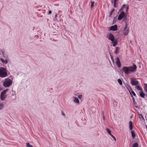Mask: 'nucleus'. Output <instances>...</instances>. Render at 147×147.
Returning a JSON list of instances; mask_svg holds the SVG:
<instances>
[{
  "instance_id": "obj_33",
  "label": "nucleus",
  "mask_w": 147,
  "mask_h": 147,
  "mask_svg": "<svg viewBox=\"0 0 147 147\" xmlns=\"http://www.w3.org/2000/svg\"><path fill=\"white\" fill-rule=\"evenodd\" d=\"M51 13H52V11H51V10H50V11H49V14H51Z\"/></svg>"
},
{
  "instance_id": "obj_38",
  "label": "nucleus",
  "mask_w": 147,
  "mask_h": 147,
  "mask_svg": "<svg viewBox=\"0 0 147 147\" xmlns=\"http://www.w3.org/2000/svg\"><path fill=\"white\" fill-rule=\"evenodd\" d=\"M103 119H105V117H103Z\"/></svg>"
},
{
  "instance_id": "obj_37",
  "label": "nucleus",
  "mask_w": 147,
  "mask_h": 147,
  "mask_svg": "<svg viewBox=\"0 0 147 147\" xmlns=\"http://www.w3.org/2000/svg\"><path fill=\"white\" fill-rule=\"evenodd\" d=\"M75 96H77V94H75Z\"/></svg>"
},
{
  "instance_id": "obj_12",
  "label": "nucleus",
  "mask_w": 147,
  "mask_h": 147,
  "mask_svg": "<svg viewBox=\"0 0 147 147\" xmlns=\"http://www.w3.org/2000/svg\"><path fill=\"white\" fill-rule=\"evenodd\" d=\"M139 117L141 121L142 122L145 121V119L144 117L141 114H139Z\"/></svg>"
},
{
  "instance_id": "obj_27",
  "label": "nucleus",
  "mask_w": 147,
  "mask_h": 147,
  "mask_svg": "<svg viewBox=\"0 0 147 147\" xmlns=\"http://www.w3.org/2000/svg\"><path fill=\"white\" fill-rule=\"evenodd\" d=\"M91 8H92L94 6V1H91Z\"/></svg>"
},
{
  "instance_id": "obj_24",
  "label": "nucleus",
  "mask_w": 147,
  "mask_h": 147,
  "mask_svg": "<svg viewBox=\"0 0 147 147\" xmlns=\"http://www.w3.org/2000/svg\"><path fill=\"white\" fill-rule=\"evenodd\" d=\"M125 86L127 89L128 91L129 90H131V88L128 84H127L126 85H125Z\"/></svg>"
},
{
  "instance_id": "obj_19",
  "label": "nucleus",
  "mask_w": 147,
  "mask_h": 147,
  "mask_svg": "<svg viewBox=\"0 0 147 147\" xmlns=\"http://www.w3.org/2000/svg\"><path fill=\"white\" fill-rule=\"evenodd\" d=\"M140 96L144 98L145 96V94L143 92H141L140 93Z\"/></svg>"
},
{
  "instance_id": "obj_9",
  "label": "nucleus",
  "mask_w": 147,
  "mask_h": 147,
  "mask_svg": "<svg viewBox=\"0 0 147 147\" xmlns=\"http://www.w3.org/2000/svg\"><path fill=\"white\" fill-rule=\"evenodd\" d=\"M110 30H112L115 31L117 30V27L116 25L114 26H112L110 28Z\"/></svg>"
},
{
  "instance_id": "obj_16",
  "label": "nucleus",
  "mask_w": 147,
  "mask_h": 147,
  "mask_svg": "<svg viewBox=\"0 0 147 147\" xmlns=\"http://www.w3.org/2000/svg\"><path fill=\"white\" fill-rule=\"evenodd\" d=\"M119 49L120 48L119 47H117L115 48V53L116 54H118L119 53Z\"/></svg>"
},
{
  "instance_id": "obj_17",
  "label": "nucleus",
  "mask_w": 147,
  "mask_h": 147,
  "mask_svg": "<svg viewBox=\"0 0 147 147\" xmlns=\"http://www.w3.org/2000/svg\"><path fill=\"white\" fill-rule=\"evenodd\" d=\"M136 88L138 90H140L142 91L143 90L142 89V87L139 86L138 85L136 86Z\"/></svg>"
},
{
  "instance_id": "obj_14",
  "label": "nucleus",
  "mask_w": 147,
  "mask_h": 147,
  "mask_svg": "<svg viewBox=\"0 0 147 147\" xmlns=\"http://www.w3.org/2000/svg\"><path fill=\"white\" fill-rule=\"evenodd\" d=\"M129 129L131 131L133 129V125H132V121H130L129 122Z\"/></svg>"
},
{
  "instance_id": "obj_21",
  "label": "nucleus",
  "mask_w": 147,
  "mask_h": 147,
  "mask_svg": "<svg viewBox=\"0 0 147 147\" xmlns=\"http://www.w3.org/2000/svg\"><path fill=\"white\" fill-rule=\"evenodd\" d=\"M144 90L147 93V84H144Z\"/></svg>"
},
{
  "instance_id": "obj_23",
  "label": "nucleus",
  "mask_w": 147,
  "mask_h": 147,
  "mask_svg": "<svg viewBox=\"0 0 147 147\" xmlns=\"http://www.w3.org/2000/svg\"><path fill=\"white\" fill-rule=\"evenodd\" d=\"M117 81L119 84L122 86V83L121 80L120 79H118L117 80Z\"/></svg>"
},
{
  "instance_id": "obj_8",
  "label": "nucleus",
  "mask_w": 147,
  "mask_h": 147,
  "mask_svg": "<svg viewBox=\"0 0 147 147\" xmlns=\"http://www.w3.org/2000/svg\"><path fill=\"white\" fill-rule=\"evenodd\" d=\"M127 24L126 23L125 26L124 28V32H123V34L125 36L127 35H128V32H129V30L128 29H127Z\"/></svg>"
},
{
  "instance_id": "obj_26",
  "label": "nucleus",
  "mask_w": 147,
  "mask_h": 147,
  "mask_svg": "<svg viewBox=\"0 0 147 147\" xmlns=\"http://www.w3.org/2000/svg\"><path fill=\"white\" fill-rule=\"evenodd\" d=\"M3 107V104L2 103H0V110L2 109Z\"/></svg>"
},
{
  "instance_id": "obj_5",
  "label": "nucleus",
  "mask_w": 147,
  "mask_h": 147,
  "mask_svg": "<svg viewBox=\"0 0 147 147\" xmlns=\"http://www.w3.org/2000/svg\"><path fill=\"white\" fill-rule=\"evenodd\" d=\"M8 89H6L3 91L1 93V100H4L6 98L5 94L6 92L8 91Z\"/></svg>"
},
{
  "instance_id": "obj_10",
  "label": "nucleus",
  "mask_w": 147,
  "mask_h": 147,
  "mask_svg": "<svg viewBox=\"0 0 147 147\" xmlns=\"http://www.w3.org/2000/svg\"><path fill=\"white\" fill-rule=\"evenodd\" d=\"M116 63L118 66V67L119 68H120L121 66V64L120 63V60L119 58L118 57H117L116 58Z\"/></svg>"
},
{
  "instance_id": "obj_2",
  "label": "nucleus",
  "mask_w": 147,
  "mask_h": 147,
  "mask_svg": "<svg viewBox=\"0 0 147 147\" xmlns=\"http://www.w3.org/2000/svg\"><path fill=\"white\" fill-rule=\"evenodd\" d=\"M107 38L109 40L113 43V46L115 47L117 44V42L116 40H115L114 35L111 33H110L107 36Z\"/></svg>"
},
{
  "instance_id": "obj_36",
  "label": "nucleus",
  "mask_w": 147,
  "mask_h": 147,
  "mask_svg": "<svg viewBox=\"0 0 147 147\" xmlns=\"http://www.w3.org/2000/svg\"><path fill=\"white\" fill-rule=\"evenodd\" d=\"M2 88L0 86V91L2 90Z\"/></svg>"
},
{
  "instance_id": "obj_11",
  "label": "nucleus",
  "mask_w": 147,
  "mask_h": 147,
  "mask_svg": "<svg viewBox=\"0 0 147 147\" xmlns=\"http://www.w3.org/2000/svg\"><path fill=\"white\" fill-rule=\"evenodd\" d=\"M129 91L130 93V94H131V96L132 97V94L135 96H136V94H135L134 92L132 90L131 88V90H129Z\"/></svg>"
},
{
  "instance_id": "obj_31",
  "label": "nucleus",
  "mask_w": 147,
  "mask_h": 147,
  "mask_svg": "<svg viewBox=\"0 0 147 147\" xmlns=\"http://www.w3.org/2000/svg\"><path fill=\"white\" fill-rule=\"evenodd\" d=\"M110 136L112 137V138H113L114 140H116V138L113 135L111 134V135H110Z\"/></svg>"
},
{
  "instance_id": "obj_32",
  "label": "nucleus",
  "mask_w": 147,
  "mask_h": 147,
  "mask_svg": "<svg viewBox=\"0 0 147 147\" xmlns=\"http://www.w3.org/2000/svg\"><path fill=\"white\" fill-rule=\"evenodd\" d=\"M78 97L80 99H81L82 98V95H80L78 96Z\"/></svg>"
},
{
  "instance_id": "obj_13",
  "label": "nucleus",
  "mask_w": 147,
  "mask_h": 147,
  "mask_svg": "<svg viewBox=\"0 0 147 147\" xmlns=\"http://www.w3.org/2000/svg\"><path fill=\"white\" fill-rule=\"evenodd\" d=\"M74 102L75 103L79 104V101L78 99L76 97H73Z\"/></svg>"
},
{
  "instance_id": "obj_18",
  "label": "nucleus",
  "mask_w": 147,
  "mask_h": 147,
  "mask_svg": "<svg viewBox=\"0 0 147 147\" xmlns=\"http://www.w3.org/2000/svg\"><path fill=\"white\" fill-rule=\"evenodd\" d=\"M131 134L132 138L133 139H134L136 136L134 131H131Z\"/></svg>"
},
{
  "instance_id": "obj_22",
  "label": "nucleus",
  "mask_w": 147,
  "mask_h": 147,
  "mask_svg": "<svg viewBox=\"0 0 147 147\" xmlns=\"http://www.w3.org/2000/svg\"><path fill=\"white\" fill-rule=\"evenodd\" d=\"M106 131L107 132V133L109 135H111V134H111V131L110 130V129H109L108 128H106Z\"/></svg>"
},
{
  "instance_id": "obj_34",
  "label": "nucleus",
  "mask_w": 147,
  "mask_h": 147,
  "mask_svg": "<svg viewBox=\"0 0 147 147\" xmlns=\"http://www.w3.org/2000/svg\"><path fill=\"white\" fill-rule=\"evenodd\" d=\"M62 115H63L64 116L65 115V114H64L63 111H62Z\"/></svg>"
},
{
  "instance_id": "obj_15",
  "label": "nucleus",
  "mask_w": 147,
  "mask_h": 147,
  "mask_svg": "<svg viewBox=\"0 0 147 147\" xmlns=\"http://www.w3.org/2000/svg\"><path fill=\"white\" fill-rule=\"evenodd\" d=\"M0 60L2 62L5 64H7L8 63L7 61V60H5L3 58H1Z\"/></svg>"
},
{
  "instance_id": "obj_25",
  "label": "nucleus",
  "mask_w": 147,
  "mask_h": 147,
  "mask_svg": "<svg viewBox=\"0 0 147 147\" xmlns=\"http://www.w3.org/2000/svg\"><path fill=\"white\" fill-rule=\"evenodd\" d=\"M26 144L27 147H33L32 145H30L28 143H27Z\"/></svg>"
},
{
  "instance_id": "obj_3",
  "label": "nucleus",
  "mask_w": 147,
  "mask_h": 147,
  "mask_svg": "<svg viewBox=\"0 0 147 147\" xmlns=\"http://www.w3.org/2000/svg\"><path fill=\"white\" fill-rule=\"evenodd\" d=\"M7 76V73L5 69L3 67L0 68V77L5 78Z\"/></svg>"
},
{
  "instance_id": "obj_7",
  "label": "nucleus",
  "mask_w": 147,
  "mask_h": 147,
  "mask_svg": "<svg viewBox=\"0 0 147 147\" xmlns=\"http://www.w3.org/2000/svg\"><path fill=\"white\" fill-rule=\"evenodd\" d=\"M125 16V13L123 11L121 12L120 14L119 15L118 20H120L124 17Z\"/></svg>"
},
{
  "instance_id": "obj_20",
  "label": "nucleus",
  "mask_w": 147,
  "mask_h": 147,
  "mask_svg": "<svg viewBox=\"0 0 147 147\" xmlns=\"http://www.w3.org/2000/svg\"><path fill=\"white\" fill-rule=\"evenodd\" d=\"M139 145L136 142L134 143L132 145V147H138Z\"/></svg>"
},
{
  "instance_id": "obj_30",
  "label": "nucleus",
  "mask_w": 147,
  "mask_h": 147,
  "mask_svg": "<svg viewBox=\"0 0 147 147\" xmlns=\"http://www.w3.org/2000/svg\"><path fill=\"white\" fill-rule=\"evenodd\" d=\"M126 6V5H125V4L123 5L121 9V10H123L124 8Z\"/></svg>"
},
{
  "instance_id": "obj_6",
  "label": "nucleus",
  "mask_w": 147,
  "mask_h": 147,
  "mask_svg": "<svg viewBox=\"0 0 147 147\" xmlns=\"http://www.w3.org/2000/svg\"><path fill=\"white\" fill-rule=\"evenodd\" d=\"M131 84L133 86L137 85L139 84V82L138 81H136L135 78L131 79Z\"/></svg>"
},
{
  "instance_id": "obj_1",
  "label": "nucleus",
  "mask_w": 147,
  "mask_h": 147,
  "mask_svg": "<svg viewBox=\"0 0 147 147\" xmlns=\"http://www.w3.org/2000/svg\"><path fill=\"white\" fill-rule=\"evenodd\" d=\"M137 67L136 65L134 64L133 66L130 67H123L122 68L123 71L125 74H129L136 70Z\"/></svg>"
},
{
  "instance_id": "obj_4",
  "label": "nucleus",
  "mask_w": 147,
  "mask_h": 147,
  "mask_svg": "<svg viewBox=\"0 0 147 147\" xmlns=\"http://www.w3.org/2000/svg\"><path fill=\"white\" fill-rule=\"evenodd\" d=\"M12 83V81L8 78H6L3 82V85L5 87H9Z\"/></svg>"
},
{
  "instance_id": "obj_28",
  "label": "nucleus",
  "mask_w": 147,
  "mask_h": 147,
  "mask_svg": "<svg viewBox=\"0 0 147 147\" xmlns=\"http://www.w3.org/2000/svg\"><path fill=\"white\" fill-rule=\"evenodd\" d=\"M117 0H114V7H116V1Z\"/></svg>"
},
{
  "instance_id": "obj_29",
  "label": "nucleus",
  "mask_w": 147,
  "mask_h": 147,
  "mask_svg": "<svg viewBox=\"0 0 147 147\" xmlns=\"http://www.w3.org/2000/svg\"><path fill=\"white\" fill-rule=\"evenodd\" d=\"M129 8V6L128 5H126V13L128 11V9Z\"/></svg>"
},
{
  "instance_id": "obj_35",
  "label": "nucleus",
  "mask_w": 147,
  "mask_h": 147,
  "mask_svg": "<svg viewBox=\"0 0 147 147\" xmlns=\"http://www.w3.org/2000/svg\"><path fill=\"white\" fill-rule=\"evenodd\" d=\"M111 59H112V61H114V60H113V58L112 57H111Z\"/></svg>"
}]
</instances>
